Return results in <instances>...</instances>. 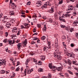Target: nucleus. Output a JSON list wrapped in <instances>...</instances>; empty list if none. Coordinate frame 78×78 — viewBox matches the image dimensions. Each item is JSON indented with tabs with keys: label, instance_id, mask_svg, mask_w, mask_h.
Returning a JSON list of instances; mask_svg holds the SVG:
<instances>
[{
	"label": "nucleus",
	"instance_id": "obj_35",
	"mask_svg": "<svg viewBox=\"0 0 78 78\" xmlns=\"http://www.w3.org/2000/svg\"><path fill=\"white\" fill-rule=\"evenodd\" d=\"M68 62L69 64H71V62H70V60H69L68 61Z\"/></svg>",
	"mask_w": 78,
	"mask_h": 78
},
{
	"label": "nucleus",
	"instance_id": "obj_16",
	"mask_svg": "<svg viewBox=\"0 0 78 78\" xmlns=\"http://www.w3.org/2000/svg\"><path fill=\"white\" fill-rule=\"evenodd\" d=\"M45 38H46V37H45V36H43L41 37V40L44 41L45 39Z\"/></svg>",
	"mask_w": 78,
	"mask_h": 78
},
{
	"label": "nucleus",
	"instance_id": "obj_27",
	"mask_svg": "<svg viewBox=\"0 0 78 78\" xmlns=\"http://www.w3.org/2000/svg\"><path fill=\"white\" fill-rule=\"evenodd\" d=\"M19 69H20V68H19V67L16 69V72H18Z\"/></svg>",
	"mask_w": 78,
	"mask_h": 78
},
{
	"label": "nucleus",
	"instance_id": "obj_51",
	"mask_svg": "<svg viewBox=\"0 0 78 78\" xmlns=\"http://www.w3.org/2000/svg\"><path fill=\"white\" fill-rule=\"evenodd\" d=\"M19 64H20V62H18L17 65H16V66H19Z\"/></svg>",
	"mask_w": 78,
	"mask_h": 78
},
{
	"label": "nucleus",
	"instance_id": "obj_28",
	"mask_svg": "<svg viewBox=\"0 0 78 78\" xmlns=\"http://www.w3.org/2000/svg\"><path fill=\"white\" fill-rule=\"evenodd\" d=\"M5 34V36L6 37H7V36H8V32H6Z\"/></svg>",
	"mask_w": 78,
	"mask_h": 78
},
{
	"label": "nucleus",
	"instance_id": "obj_64",
	"mask_svg": "<svg viewBox=\"0 0 78 78\" xmlns=\"http://www.w3.org/2000/svg\"><path fill=\"white\" fill-rule=\"evenodd\" d=\"M73 64H75V63H76V62L75 61H73Z\"/></svg>",
	"mask_w": 78,
	"mask_h": 78
},
{
	"label": "nucleus",
	"instance_id": "obj_57",
	"mask_svg": "<svg viewBox=\"0 0 78 78\" xmlns=\"http://www.w3.org/2000/svg\"><path fill=\"white\" fill-rule=\"evenodd\" d=\"M75 51H78V49L77 48L75 49Z\"/></svg>",
	"mask_w": 78,
	"mask_h": 78
},
{
	"label": "nucleus",
	"instance_id": "obj_31",
	"mask_svg": "<svg viewBox=\"0 0 78 78\" xmlns=\"http://www.w3.org/2000/svg\"><path fill=\"white\" fill-rule=\"evenodd\" d=\"M61 27L63 28H66V26H64L63 25H61Z\"/></svg>",
	"mask_w": 78,
	"mask_h": 78
},
{
	"label": "nucleus",
	"instance_id": "obj_43",
	"mask_svg": "<svg viewBox=\"0 0 78 78\" xmlns=\"http://www.w3.org/2000/svg\"><path fill=\"white\" fill-rule=\"evenodd\" d=\"M11 69L12 70H14V69H15V68H14V67L12 66V67L11 68Z\"/></svg>",
	"mask_w": 78,
	"mask_h": 78
},
{
	"label": "nucleus",
	"instance_id": "obj_5",
	"mask_svg": "<svg viewBox=\"0 0 78 78\" xmlns=\"http://www.w3.org/2000/svg\"><path fill=\"white\" fill-rule=\"evenodd\" d=\"M54 9V7H51V9L49 11V12H50V13H52V12H54V10H53Z\"/></svg>",
	"mask_w": 78,
	"mask_h": 78
},
{
	"label": "nucleus",
	"instance_id": "obj_10",
	"mask_svg": "<svg viewBox=\"0 0 78 78\" xmlns=\"http://www.w3.org/2000/svg\"><path fill=\"white\" fill-rule=\"evenodd\" d=\"M56 69L57 70H58V71H59V70H62V68L61 67H59L58 68H56Z\"/></svg>",
	"mask_w": 78,
	"mask_h": 78
},
{
	"label": "nucleus",
	"instance_id": "obj_41",
	"mask_svg": "<svg viewBox=\"0 0 78 78\" xmlns=\"http://www.w3.org/2000/svg\"><path fill=\"white\" fill-rule=\"evenodd\" d=\"M30 27V26H27H27H25V27H24V28H29Z\"/></svg>",
	"mask_w": 78,
	"mask_h": 78
},
{
	"label": "nucleus",
	"instance_id": "obj_1",
	"mask_svg": "<svg viewBox=\"0 0 78 78\" xmlns=\"http://www.w3.org/2000/svg\"><path fill=\"white\" fill-rule=\"evenodd\" d=\"M67 55L68 56H69L70 57H71V58H75V55H72V54L69 53L68 54H67Z\"/></svg>",
	"mask_w": 78,
	"mask_h": 78
},
{
	"label": "nucleus",
	"instance_id": "obj_39",
	"mask_svg": "<svg viewBox=\"0 0 78 78\" xmlns=\"http://www.w3.org/2000/svg\"><path fill=\"white\" fill-rule=\"evenodd\" d=\"M33 61L34 62H37V60L36 59H35L34 58H33Z\"/></svg>",
	"mask_w": 78,
	"mask_h": 78
},
{
	"label": "nucleus",
	"instance_id": "obj_24",
	"mask_svg": "<svg viewBox=\"0 0 78 78\" xmlns=\"http://www.w3.org/2000/svg\"><path fill=\"white\" fill-rule=\"evenodd\" d=\"M51 74L50 73L48 74V78H51Z\"/></svg>",
	"mask_w": 78,
	"mask_h": 78
},
{
	"label": "nucleus",
	"instance_id": "obj_7",
	"mask_svg": "<svg viewBox=\"0 0 78 78\" xmlns=\"http://www.w3.org/2000/svg\"><path fill=\"white\" fill-rule=\"evenodd\" d=\"M11 25V24L9 23H7L6 24V27H7L8 28H9V27H10Z\"/></svg>",
	"mask_w": 78,
	"mask_h": 78
},
{
	"label": "nucleus",
	"instance_id": "obj_25",
	"mask_svg": "<svg viewBox=\"0 0 78 78\" xmlns=\"http://www.w3.org/2000/svg\"><path fill=\"white\" fill-rule=\"evenodd\" d=\"M33 40H34V41H36V40H37V37H33Z\"/></svg>",
	"mask_w": 78,
	"mask_h": 78
},
{
	"label": "nucleus",
	"instance_id": "obj_62",
	"mask_svg": "<svg viewBox=\"0 0 78 78\" xmlns=\"http://www.w3.org/2000/svg\"><path fill=\"white\" fill-rule=\"evenodd\" d=\"M76 36L77 37V38H78V34H76Z\"/></svg>",
	"mask_w": 78,
	"mask_h": 78
},
{
	"label": "nucleus",
	"instance_id": "obj_63",
	"mask_svg": "<svg viewBox=\"0 0 78 78\" xmlns=\"http://www.w3.org/2000/svg\"><path fill=\"white\" fill-rule=\"evenodd\" d=\"M59 74H60V75H61V76H62V77H63V76H64L63 75L61 74V73H60Z\"/></svg>",
	"mask_w": 78,
	"mask_h": 78
},
{
	"label": "nucleus",
	"instance_id": "obj_44",
	"mask_svg": "<svg viewBox=\"0 0 78 78\" xmlns=\"http://www.w3.org/2000/svg\"><path fill=\"white\" fill-rule=\"evenodd\" d=\"M73 30V28H71V29L70 30V32H72V30Z\"/></svg>",
	"mask_w": 78,
	"mask_h": 78
},
{
	"label": "nucleus",
	"instance_id": "obj_61",
	"mask_svg": "<svg viewBox=\"0 0 78 78\" xmlns=\"http://www.w3.org/2000/svg\"><path fill=\"white\" fill-rule=\"evenodd\" d=\"M44 51H45V50H47V49H46V48L44 47L43 48Z\"/></svg>",
	"mask_w": 78,
	"mask_h": 78
},
{
	"label": "nucleus",
	"instance_id": "obj_48",
	"mask_svg": "<svg viewBox=\"0 0 78 78\" xmlns=\"http://www.w3.org/2000/svg\"><path fill=\"white\" fill-rule=\"evenodd\" d=\"M3 16V14H0V19H1L2 18V16ZM1 19H0V20H1Z\"/></svg>",
	"mask_w": 78,
	"mask_h": 78
},
{
	"label": "nucleus",
	"instance_id": "obj_42",
	"mask_svg": "<svg viewBox=\"0 0 78 78\" xmlns=\"http://www.w3.org/2000/svg\"><path fill=\"white\" fill-rule=\"evenodd\" d=\"M37 3L39 4L41 3L42 4V2H41V1H38L37 2Z\"/></svg>",
	"mask_w": 78,
	"mask_h": 78
},
{
	"label": "nucleus",
	"instance_id": "obj_11",
	"mask_svg": "<svg viewBox=\"0 0 78 78\" xmlns=\"http://www.w3.org/2000/svg\"><path fill=\"white\" fill-rule=\"evenodd\" d=\"M40 59L42 61H44V60H45V58L44 56H40Z\"/></svg>",
	"mask_w": 78,
	"mask_h": 78
},
{
	"label": "nucleus",
	"instance_id": "obj_47",
	"mask_svg": "<svg viewBox=\"0 0 78 78\" xmlns=\"http://www.w3.org/2000/svg\"><path fill=\"white\" fill-rule=\"evenodd\" d=\"M35 43H36V42H35V41H32L31 44H35Z\"/></svg>",
	"mask_w": 78,
	"mask_h": 78
},
{
	"label": "nucleus",
	"instance_id": "obj_26",
	"mask_svg": "<svg viewBox=\"0 0 78 78\" xmlns=\"http://www.w3.org/2000/svg\"><path fill=\"white\" fill-rule=\"evenodd\" d=\"M60 20L61 21H62V22H66V20H63V19H60Z\"/></svg>",
	"mask_w": 78,
	"mask_h": 78
},
{
	"label": "nucleus",
	"instance_id": "obj_15",
	"mask_svg": "<svg viewBox=\"0 0 78 78\" xmlns=\"http://www.w3.org/2000/svg\"><path fill=\"white\" fill-rule=\"evenodd\" d=\"M43 69H42V68H40L38 69V72H43L44 70H43Z\"/></svg>",
	"mask_w": 78,
	"mask_h": 78
},
{
	"label": "nucleus",
	"instance_id": "obj_53",
	"mask_svg": "<svg viewBox=\"0 0 78 78\" xmlns=\"http://www.w3.org/2000/svg\"><path fill=\"white\" fill-rule=\"evenodd\" d=\"M43 18L44 19V20H45V19H47V17H46V16H44Z\"/></svg>",
	"mask_w": 78,
	"mask_h": 78
},
{
	"label": "nucleus",
	"instance_id": "obj_21",
	"mask_svg": "<svg viewBox=\"0 0 78 78\" xmlns=\"http://www.w3.org/2000/svg\"><path fill=\"white\" fill-rule=\"evenodd\" d=\"M47 4H44L43 6V8H47Z\"/></svg>",
	"mask_w": 78,
	"mask_h": 78
},
{
	"label": "nucleus",
	"instance_id": "obj_18",
	"mask_svg": "<svg viewBox=\"0 0 78 78\" xmlns=\"http://www.w3.org/2000/svg\"><path fill=\"white\" fill-rule=\"evenodd\" d=\"M36 6H41V5H42L41 3H36Z\"/></svg>",
	"mask_w": 78,
	"mask_h": 78
},
{
	"label": "nucleus",
	"instance_id": "obj_33",
	"mask_svg": "<svg viewBox=\"0 0 78 78\" xmlns=\"http://www.w3.org/2000/svg\"><path fill=\"white\" fill-rule=\"evenodd\" d=\"M20 30L19 29V30L18 31V33L17 34V35H19L20 34Z\"/></svg>",
	"mask_w": 78,
	"mask_h": 78
},
{
	"label": "nucleus",
	"instance_id": "obj_37",
	"mask_svg": "<svg viewBox=\"0 0 78 78\" xmlns=\"http://www.w3.org/2000/svg\"><path fill=\"white\" fill-rule=\"evenodd\" d=\"M24 26H26L27 27H29V26H28L27 25H28V24L27 23H25V24H24Z\"/></svg>",
	"mask_w": 78,
	"mask_h": 78
},
{
	"label": "nucleus",
	"instance_id": "obj_3",
	"mask_svg": "<svg viewBox=\"0 0 78 78\" xmlns=\"http://www.w3.org/2000/svg\"><path fill=\"white\" fill-rule=\"evenodd\" d=\"M49 67L50 69H55L56 67L55 66H52V65L50 63L49 64Z\"/></svg>",
	"mask_w": 78,
	"mask_h": 78
},
{
	"label": "nucleus",
	"instance_id": "obj_40",
	"mask_svg": "<svg viewBox=\"0 0 78 78\" xmlns=\"http://www.w3.org/2000/svg\"><path fill=\"white\" fill-rule=\"evenodd\" d=\"M48 46H49L50 45L51 43H50V42H49L48 41Z\"/></svg>",
	"mask_w": 78,
	"mask_h": 78
},
{
	"label": "nucleus",
	"instance_id": "obj_23",
	"mask_svg": "<svg viewBox=\"0 0 78 78\" xmlns=\"http://www.w3.org/2000/svg\"><path fill=\"white\" fill-rule=\"evenodd\" d=\"M63 47L64 48H66V43L64 42H63Z\"/></svg>",
	"mask_w": 78,
	"mask_h": 78
},
{
	"label": "nucleus",
	"instance_id": "obj_17",
	"mask_svg": "<svg viewBox=\"0 0 78 78\" xmlns=\"http://www.w3.org/2000/svg\"><path fill=\"white\" fill-rule=\"evenodd\" d=\"M12 12H10V14L11 15H12H12H14V13H15V12H14V11H12Z\"/></svg>",
	"mask_w": 78,
	"mask_h": 78
},
{
	"label": "nucleus",
	"instance_id": "obj_49",
	"mask_svg": "<svg viewBox=\"0 0 78 78\" xmlns=\"http://www.w3.org/2000/svg\"><path fill=\"white\" fill-rule=\"evenodd\" d=\"M71 46L72 47H74V44H71Z\"/></svg>",
	"mask_w": 78,
	"mask_h": 78
},
{
	"label": "nucleus",
	"instance_id": "obj_13",
	"mask_svg": "<svg viewBox=\"0 0 78 78\" xmlns=\"http://www.w3.org/2000/svg\"><path fill=\"white\" fill-rule=\"evenodd\" d=\"M0 72L1 74H4V73H5V71L4 70H2L0 71Z\"/></svg>",
	"mask_w": 78,
	"mask_h": 78
},
{
	"label": "nucleus",
	"instance_id": "obj_22",
	"mask_svg": "<svg viewBox=\"0 0 78 78\" xmlns=\"http://www.w3.org/2000/svg\"><path fill=\"white\" fill-rule=\"evenodd\" d=\"M59 4H62V2H63V0H59Z\"/></svg>",
	"mask_w": 78,
	"mask_h": 78
},
{
	"label": "nucleus",
	"instance_id": "obj_12",
	"mask_svg": "<svg viewBox=\"0 0 78 78\" xmlns=\"http://www.w3.org/2000/svg\"><path fill=\"white\" fill-rule=\"evenodd\" d=\"M58 55H60L61 54L59 52V53H58L57 52H56V53L54 54V56L55 57H56V56H57Z\"/></svg>",
	"mask_w": 78,
	"mask_h": 78
},
{
	"label": "nucleus",
	"instance_id": "obj_19",
	"mask_svg": "<svg viewBox=\"0 0 78 78\" xmlns=\"http://www.w3.org/2000/svg\"><path fill=\"white\" fill-rule=\"evenodd\" d=\"M33 70L31 71V70H28L27 72V73L28 74H30V73H31V72H32Z\"/></svg>",
	"mask_w": 78,
	"mask_h": 78
},
{
	"label": "nucleus",
	"instance_id": "obj_59",
	"mask_svg": "<svg viewBox=\"0 0 78 78\" xmlns=\"http://www.w3.org/2000/svg\"><path fill=\"white\" fill-rule=\"evenodd\" d=\"M74 69H75L76 70H78V68H74Z\"/></svg>",
	"mask_w": 78,
	"mask_h": 78
},
{
	"label": "nucleus",
	"instance_id": "obj_55",
	"mask_svg": "<svg viewBox=\"0 0 78 78\" xmlns=\"http://www.w3.org/2000/svg\"><path fill=\"white\" fill-rule=\"evenodd\" d=\"M12 43V41H9V43L10 44H11Z\"/></svg>",
	"mask_w": 78,
	"mask_h": 78
},
{
	"label": "nucleus",
	"instance_id": "obj_4",
	"mask_svg": "<svg viewBox=\"0 0 78 78\" xmlns=\"http://www.w3.org/2000/svg\"><path fill=\"white\" fill-rule=\"evenodd\" d=\"M1 61H2V62H0V66H1L2 65H5L6 63V62H5V60L2 59Z\"/></svg>",
	"mask_w": 78,
	"mask_h": 78
},
{
	"label": "nucleus",
	"instance_id": "obj_8",
	"mask_svg": "<svg viewBox=\"0 0 78 78\" xmlns=\"http://www.w3.org/2000/svg\"><path fill=\"white\" fill-rule=\"evenodd\" d=\"M27 44V40L26 39L23 43V45H24L25 46H26V45Z\"/></svg>",
	"mask_w": 78,
	"mask_h": 78
},
{
	"label": "nucleus",
	"instance_id": "obj_50",
	"mask_svg": "<svg viewBox=\"0 0 78 78\" xmlns=\"http://www.w3.org/2000/svg\"><path fill=\"white\" fill-rule=\"evenodd\" d=\"M15 36H16L15 35H12L11 37H12V39H13V37H15Z\"/></svg>",
	"mask_w": 78,
	"mask_h": 78
},
{
	"label": "nucleus",
	"instance_id": "obj_56",
	"mask_svg": "<svg viewBox=\"0 0 78 78\" xmlns=\"http://www.w3.org/2000/svg\"><path fill=\"white\" fill-rule=\"evenodd\" d=\"M38 34H37V33H35L33 35H33H37Z\"/></svg>",
	"mask_w": 78,
	"mask_h": 78
},
{
	"label": "nucleus",
	"instance_id": "obj_30",
	"mask_svg": "<svg viewBox=\"0 0 78 78\" xmlns=\"http://www.w3.org/2000/svg\"><path fill=\"white\" fill-rule=\"evenodd\" d=\"M55 46L56 47H58V43H55Z\"/></svg>",
	"mask_w": 78,
	"mask_h": 78
},
{
	"label": "nucleus",
	"instance_id": "obj_9",
	"mask_svg": "<svg viewBox=\"0 0 78 78\" xmlns=\"http://www.w3.org/2000/svg\"><path fill=\"white\" fill-rule=\"evenodd\" d=\"M59 55L58 54L57 55V58L58 60H61V56Z\"/></svg>",
	"mask_w": 78,
	"mask_h": 78
},
{
	"label": "nucleus",
	"instance_id": "obj_29",
	"mask_svg": "<svg viewBox=\"0 0 78 78\" xmlns=\"http://www.w3.org/2000/svg\"><path fill=\"white\" fill-rule=\"evenodd\" d=\"M36 28L35 27V28L33 29V32H34V33H35V32H36Z\"/></svg>",
	"mask_w": 78,
	"mask_h": 78
},
{
	"label": "nucleus",
	"instance_id": "obj_6",
	"mask_svg": "<svg viewBox=\"0 0 78 78\" xmlns=\"http://www.w3.org/2000/svg\"><path fill=\"white\" fill-rule=\"evenodd\" d=\"M18 50H20V47H21V43H20L17 44Z\"/></svg>",
	"mask_w": 78,
	"mask_h": 78
},
{
	"label": "nucleus",
	"instance_id": "obj_52",
	"mask_svg": "<svg viewBox=\"0 0 78 78\" xmlns=\"http://www.w3.org/2000/svg\"><path fill=\"white\" fill-rule=\"evenodd\" d=\"M5 43H6V42H7V40H5L3 41Z\"/></svg>",
	"mask_w": 78,
	"mask_h": 78
},
{
	"label": "nucleus",
	"instance_id": "obj_46",
	"mask_svg": "<svg viewBox=\"0 0 78 78\" xmlns=\"http://www.w3.org/2000/svg\"><path fill=\"white\" fill-rule=\"evenodd\" d=\"M55 42V44H58V40H56Z\"/></svg>",
	"mask_w": 78,
	"mask_h": 78
},
{
	"label": "nucleus",
	"instance_id": "obj_38",
	"mask_svg": "<svg viewBox=\"0 0 78 78\" xmlns=\"http://www.w3.org/2000/svg\"><path fill=\"white\" fill-rule=\"evenodd\" d=\"M37 26L38 27V28H39L41 26V25L39 24H37Z\"/></svg>",
	"mask_w": 78,
	"mask_h": 78
},
{
	"label": "nucleus",
	"instance_id": "obj_34",
	"mask_svg": "<svg viewBox=\"0 0 78 78\" xmlns=\"http://www.w3.org/2000/svg\"><path fill=\"white\" fill-rule=\"evenodd\" d=\"M38 65H41V62L40 61H39L38 63H37Z\"/></svg>",
	"mask_w": 78,
	"mask_h": 78
},
{
	"label": "nucleus",
	"instance_id": "obj_36",
	"mask_svg": "<svg viewBox=\"0 0 78 78\" xmlns=\"http://www.w3.org/2000/svg\"><path fill=\"white\" fill-rule=\"evenodd\" d=\"M65 16H66V17H69V16H70V15L69 14H66L65 15Z\"/></svg>",
	"mask_w": 78,
	"mask_h": 78
},
{
	"label": "nucleus",
	"instance_id": "obj_32",
	"mask_svg": "<svg viewBox=\"0 0 78 78\" xmlns=\"http://www.w3.org/2000/svg\"><path fill=\"white\" fill-rule=\"evenodd\" d=\"M30 3H31V2H27V5H30Z\"/></svg>",
	"mask_w": 78,
	"mask_h": 78
},
{
	"label": "nucleus",
	"instance_id": "obj_45",
	"mask_svg": "<svg viewBox=\"0 0 78 78\" xmlns=\"http://www.w3.org/2000/svg\"><path fill=\"white\" fill-rule=\"evenodd\" d=\"M65 75L67 77H68L69 76V74H67V73H65Z\"/></svg>",
	"mask_w": 78,
	"mask_h": 78
},
{
	"label": "nucleus",
	"instance_id": "obj_2",
	"mask_svg": "<svg viewBox=\"0 0 78 78\" xmlns=\"http://www.w3.org/2000/svg\"><path fill=\"white\" fill-rule=\"evenodd\" d=\"M11 8L12 9H16V5H15V4L14 3H12L11 4Z\"/></svg>",
	"mask_w": 78,
	"mask_h": 78
},
{
	"label": "nucleus",
	"instance_id": "obj_60",
	"mask_svg": "<svg viewBox=\"0 0 78 78\" xmlns=\"http://www.w3.org/2000/svg\"><path fill=\"white\" fill-rule=\"evenodd\" d=\"M2 20H4L5 19V17H3L2 18Z\"/></svg>",
	"mask_w": 78,
	"mask_h": 78
},
{
	"label": "nucleus",
	"instance_id": "obj_58",
	"mask_svg": "<svg viewBox=\"0 0 78 78\" xmlns=\"http://www.w3.org/2000/svg\"><path fill=\"white\" fill-rule=\"evenodd\" d=\"M47 48H49V49H51V47H50V46H48V47Z\"/></svg>",
	"mask_w": 78,
	"mask_h": 78
},
{
	"label": "nucleus",
	"instance_id": "obj_20",
	"mask_svg": "<svg viewBox=\"0 0 78 78\" xmlns=\"http://www.w3.org/2000/svg\"><path fill=\"white\" fill-rule=\"evenodd\" d=\"M46 30H47L46 27H44V28L42 29L43 31H46Z\"/></svg>",
	"mask_w": 78,
	"mask_h": 78
},
{
	"label": "nucleus",
	"instance_id": "obj_54",
	"mask_svg": "<svg viewBox=\"0 0 78 78\" xmlns=\"http://www.w3.org/2000/svg\"><path fill=\"white\" fill-rule=\"evenodd\" d=\"M21 29H22V28H24V27L23 26V25H21Z\"/></svg>",
	"mask_w": 78,
	"mask_h": 78
},
{
	"label": "nucleus",
	"instance_id": "obj_14",
	"mask_svg": "<svg viewBox=\"0 0 78 78\" xmlns=\"http://www.w3.org/2000/svg\"><path fill=\"white\" fill-rule=\"evenodd\" d=\"M30 62V59H28L27 60L26 62V65H28V63Z\"/></svg>",
	"mask_w": 78,
	"mask_h": 78
}]
</instances>
